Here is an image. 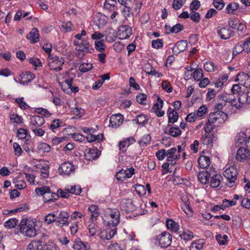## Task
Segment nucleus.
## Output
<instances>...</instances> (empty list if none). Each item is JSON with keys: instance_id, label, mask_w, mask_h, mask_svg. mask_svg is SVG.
<instances>
[{"instance_id": "nucleus-1", "label": "nucleus", "mask_w": 250, "mask_h": 250, "mask_svg": "<svg viewBox=\"0 0 250 250\" xmlns=\"http://www.w3.org/2000/svg\"><path fill=\"white\" fill-rule=\"evenodd\" d=\"M36 222L32 219L22 218L19 225L20 231L29 237H34L37 235Z\"/></svg>"}, {"instance_id": "nucleus-2", "label": "nucleus", "mask_w": 250, "mask_h": 250, "mask_svg": "<svg viewBox=\"0 0 250 250\" xmlns=\"http://www.w3.org/2000/svg\"><path fill=\"white\" fill-rule=\"evenodd\" d=\"M240 89L241 88L239 84H234L231 89V93L223 92L218 96V99L219 101H224L237 108H240V105L238 104L236 99L237 98L238 92H240Z\"/></svg>"}, {"instance_id": "nucleus-3", "label": "nucleus", "mask_w": 250, "mask_h": 250, "mask_svg": "<svg viewBox=\"0 0 250 250\" xmlns=\"http://www.w3.org/2000/svg\"><path fill=\"white\" fill-rule=\"evenodd\" d=\"M58 81L64 92H67L68 89L75 93L79 91V87L73 84V78H69L67 75L63 76L62 74H59L58 76Z\"/></svg>"}, {"instance_id": "nucleus-4", "label": "nucleus", "mask_w": 250, "mask_h": 250, "mask_svg": "<svg viewBox=\"0 0 250 250\" xmlns=\"http://www.w3.org/2000/svg\"><path fill=\"white\" fill-rule=\"evenodd\" d=\"M48 65L50 70H54L59 71L62 70L64 60L63 57H59L49 54L47 58Z\"/></svg>"}, {"instance_id": "nucleus-5", "label": "nucleus", "mask_w": 250, "mask_h": 250, "mask_svg": "<svg viewBox=\"0 0 250 250\" xmlns=\"http://www.w3.org/2000/svg\"><path fill=\"white\" fill-rule=\"evenodd\" d=\"M106 212L108 218L107 225L108 226L116 227L120 222V211L117 208H108Z\"/></svg>"}, {"instance_id": "nucleus-6", "label": "nucleus", "mask_w": 250, "mask_h": 250, "mask_svg": "<svg viewBox=\"0 0 250 250\" xmlns=\"http://www.w3.org/2000/svg\"><path fill=\"white\" fill-rule=\"evenodd\" d=\"M172 235L167 231H164L157 235L155 238V243L162 248H166L170 246L172 242Z\"/></svg>"}, {"instance_id": "nucleus-7", "label": "nucleus", "mask_w": 250, "mask_h": 250, "mask_svg": "<svg viewBox=\"0 0 250 250\" xmlns=\"http://www.w3.org/2000/svg\"><path fill=\"white\" fill-rule=\"evenodd\" d=\"M181 146L171 148L167 150V161L170 162L171 166L175 165L177 161L180 158Z\"/></svg>"}, {"instance_id": "nucleus-8", "label": "nucleus", "mask_w": 250, "mask_h": 250, "mask_svg": "<svg viewBox=\"0 0 250 250\" xmlns=\"http://www.w3.org/2000/svg\"><path fill=\"white\" fill-rule=\"evenodd\" d=\"M238 172L234 166L230 167L224 171V176L228 179L227 185L229 187H232L236 180Z\"/></svg>"}, {"instance_id": "nucleus-9", "label": "nucleus", "mask_w": 250, "mask_h": 250, "mask_svg": "<svg viewBox=\"0 0 250 250\" xmlns=\"http://www.w3.org/2000/svg\"><path fill=\"white\" fill-rule=\"evenodd\" d=\"M228 118L227 114L221 111H217L210 113L208 116V120L209 123L213 124L219 125L224 123Z\"/></svg>"}, {"instance_id": "nucleus-10", "label": "nucleus", "mask_w": 250, "mask_h": 250, "mask_svg": "<svg viewBox=\"0 0 250 250\" xmlns=\"http://www.w3.org/2000/svg\"><path fill=\"white\" fill-rule=\"evenodd\" d=\"M73 43L76 46L77 50L86 53H91L92 51L93 50L89 42L86 40L83 39L82 41L74 40Z\"/></svg>"}, {"instance_id": "nucleus-11", "label": "nucleus", "mask_w": 250, "mask_h": 250, "mask_svg": "<svg viewBox=\"0 0 250 250\" xmlns=\"http://www.w3.org/2000/svg\"><path fill=\"white\" fill-rule=\"evenodd\" d=\"M250 158V150L246 147H240L237 151L235 159L237 161L244 162Z\"/></svg>"}, {"instance_id": "nucleus-12", "label": "nucleus", "mask_w": 250, "mask_h": 250, "mask_svg": "<svg viewBox=\"0 0 250 250\" xmlns=\"http://www.w3.org/2000/svg\"><path fill=\"white\" fill-rule=\"evenodd\" d=\"M109 226L105 229L102 230L98 235L103 241L108 240L113 238L117 232L116 227L110 228Z\"/></svg>"}, {"instance_id": "nucleus-13", "label": "nucleus", "mask_w": 250, "mask_h": 250, "mask_svg": "<svg viewBox=\"0 0 250 250\" xmlns=\"http://www.w3.org/2000/svg\"><path fill=\"white\" fill-rule=\"evenodd\" d=\"M120 208L126 213H129L133 212L136 209V206L134 205L132 200L124 199L121 202Z\"/></svg>"}, {"instance_id": "nucleus-14", "label": "nucleus", "mask_w": 250, "mask_h": 250, "mask_svg": "<svg viewBox=\"0 0 250 250\" xmlns=\"http://www.w3.org/2000/svg\"><path fill=\"white\" fill-rule=\"evenodd\" d=\"M69 217V213L65 211H61L58 217L57 221L56 223V226L62 228L63 226H68L69 222L68 219Z\"/></svg>"}, {"instance_id": "nucleus-15", "label": "nucleus", "mask_w": 250, "mask_h": 250, "mask_svg": "<svg viewBox=\"0 0 250 250\" xmlns=\"http://www.w3.org/2000/svg\"><path fill=\"white\" fill-rule=\"evenodd\" d=\"M45 123L44 118L39 115L33 116L30 118L29 127L31 129H34L42 125Z\"/></svg>"}, {"instance_id": "nucleus-16", "label": "nucleus", "mask_w": 250, "mask_h": 250, "mask_svg": "<svg viewBox=\"0 0 250 250\" xmlns=\"http://www.w3.org/2000/svg\"><path fill=\"white\" fill-rule=\"evenodd\" d=\"M59 170L62 175H69L71 173L74 172V167L72 163L64 162L60 165Z\"/></svg>"}, {"instance_id": "nucleus-17", "label": "nucleus", "mask_w": 250, "mask_h": 250, "mask_svg": "<svg viewBox=\"0 0 250 250\" xmlns=\"http://www.w3.org/2000/svg\"><path fill=\"white\" fill-rule=\"evenodd\" d=\"M237 99L239 104H250V87L247 89L246 92H242L241 90L237 95Z\"/></svg>"}, {"instance_id": "nucleus-18", "label": "nucleus", "mask_w": 250, "mask_h": 250, "mask_svg": "<svg viewBox=\"0 0 250 250\" xmlns=\"http://www.w3.org/2000/svg\"><path fill=\"white\" fill-rule=\"evenodd\" d=\"M210 178V186L212 188H216L218 187L220 185L222 177L220 174H217L214 169L212 168L211 169V176Z\"/></svg>"}, {"instance_id": "nucleus-19", "label": "nucleus", "mask_w": 250, "mask_h": 250, "mask_svg": "<svg viewBox=\"0 0 250 250\" xmlns=\"http://www.w3.org/2000/svg\"><path fill=\"white\" fill-rule=\"evenodd\" d=\"M93 22L100 29L107 22V18L100 13H97L94 16Z\"/></svg>"}, {"instance_id": "nucleus-20", "label": "nucleus", "mask_w": 250, "mask_h": 250, "mask_svg": "<svg viewBox=\"0 0 250 250\" xmlns=\"http://www.w3.org/2000/svg\"><path fill=\"white\" fill-rule=\"evenodd\" d=\"M239 81V85L241 84L245 87H250V76L245 73H240L237 76Z\"/></svg>"}, {"instance_id": "nucleus-21", "label": "nucleus", "mask_w": 250, "mask_h": 250, "mask_svg": "<svg viewBox=\"0 0 250 250\" xmlns=\"http://www.w3.org/2000/svg\"><path fill=\"white\" fill-rule=\"evenodd\" d=\"M123 116L121 114L112 115L110 118V126L115 128L118 127L123 123Z\"/></svg>"}, {"instance_id": "nucleus-22", "label": "nucleus", "mask_w": 250, "mask_h": 250, "mask_svg": "<svg viewBox=\"0 0 250 250\" xmlns=\"http://www.w3.org/2000/svg\"><path fill=\"white\" fill-rule=\"evenodd\" d=\"M217 33L222 39L227 40L233 35V32L229 28L224 27L217 29Z\"/></svg>"}, {"instance_id": "nucleus-23", "label": "nucleus", "mask_w": 250, "mask_h": 250, "mask_svg": "<svg viewBox=\"0 0 250 250\" xmlns=\"http://www.w3.org/2000/svg\"><path fill=\"white\" fill-rule=\"evenodd\" d=\"M20 77V79H19V80L20 83L23 85H26L34 79L35 75L33 73L26 71L22 73Z\"/></svg>"}, {"instance_id": "nucleus-24", "label": "nucleus", "mask_w": 250, "mask_h": 250, "mask_svg": "<svg viewBox=\"0 0 250 250\" xmlns=\"http://www.w3.org/2000/svg\"><path fill=\"white\" fill-rule=\"evenodd\" d=\"M131 34L132 29L128 26H123L119 28V36L122 40L128 38Z\"/></svg>"}, {"instance_id": "nucleus-25", "label": "nucleus", "mask_w": 250, "mask_h": 250, "mask_svg": "<svg viewBox=\"0 0 250 250\" xmlns=\"http://www.w3.org/2000/svg\"><path fill=\"white\" fill-rule=\"evenodd\" d=\"M211 168L209 170H204L200 172L198 175L199 181L203 184L208 183L211 176Z\"/></svg>"}, {"instance_id": "nucleus-26", "label": "nucleus", "mask_w": 250, "mask_h": 250, "mask_svg": "<svg viewBox=\"0 0 250 250\" xmlns=\"http://www.w3.org/2000/svg\"><path fill=\"white\" fill-rule=\"evenodd\" d=\"M135 141L134 138L132 137L125 138L119 143V149L123 152L125 151L127 148Z\"/></svg>"}, {"instance_id": "nucleus-27", "label": "nucleus", "mask_w": 250, "mask_h": 250, "mask_svg": "<svg viewBox=\"0 0 250 250\" xmlns=\"http://www.w3.org/2000/svg\"><path fill=\"white\" fill-rule=\"evenodd\" d=\"M84 157L85 159L88 161H92L97 158L98 157V149L95 148H88L85 150Z\"/></svg>"}, {"instance_id": "nucleus-28", "label": "nucleus", "mask_w": 250, "mask_h": 250, "mask_svg": "<svg viewBox=\"0 0 250 250\" xmlns=\"http://www.w3.org/2000/svg\"><path fill=\"white\" fill-rule=\"evenodd\" d=\"M216 140V138L213 134L208 135L204 134L201 139V143L207 146H212V143Z\"/></svg>"}, {"instance_id": "nucleus-29", "label": "nucleus", "mask_w": 250, "mask_h": 250, "mask_svg": "<svg viewBox=\"0 0 250 250\" xmlns=\"http://www.w3.org/2000/svg\"><path fill=\"white\" fill-rule=\"evenodd\" d=\"M88 210L90 212L91 222H95L97 220V218L99 215V209L98 206L91 205L89 207Z\"/></svg>"}, {"instance_id": "nucleus-30", "label": "nucleus", "mask_w": 250, "mask_h": 250, "mask_svg": "<svg viewBox=\"0 0 250 250\" xmlns=\"http://www.w3.org/2000/svg\"><path fill=\"white\" fill-rule=\"evenodd\" d=\"M247 135L245 132L238 133L235 137V142L236 145H246L247 141Z\"/></svg>"}, {"instance_id": "nucleus-31", "label": "nucleus", "mask_w": 250, "mask_h": 250, "mask_svg": "<svg viewBox=\"0 0 250 250\" xmlns=\"http://www.w3.org/2000/svg\"><path fill=\"white\" fill-rule=\"evenodd\" d=\"M27 250H42V242L38 240L31 241L26 246Z\"/></svg>"}, {"instance_id": "nucleus-32", "label": "nucleus", "mask_w": 250, "mask_h": 250, "mask_svg": "<svg viewBox=\"0 0 250 250\" xmlns=\"http://www.w3.org/2000/svg\"><path fill=\"white\" fill-rule=\"evenodd\" d=\"M168 123H174L178 120L179 115L176 110L169 107L167 111Z\"/></svg>"}, {"instance_id": "nucleus-33", "label": "nucleus", "mask_w": 250, "mask_h": 250, "mask_svg": "<svg viewBox=\"0 0 250 250\" xmlns=\"http://www.w3.org/2000/svg\"><path fill=\"white\" fill-rule=\"evenodd\" d=\"M27 38L30 40V42L34 43L39 41V34L38 29L34 28L27 35Z\"/></svg>"}, {"instance_id": "nucleus-34", "label": "nucleus", "mask_w": 250, "mask_h": 250, "mask_svg": "<svg viewBox=\"0 0 250 250\" xmlns=\"http://www.w3.org/2000/svg\"><path fill=\"white\" fill-rule=\"evenodd\" d=\"M198 164L202 168H207L210 164L209 157L201 155L198 159Z\"/></svg>"}, {"instance_id": "nucleus-35", "label": "nucleus", "mask_w": 250, "mask_h": 250, "mask_svg": "<svg viewBox=\"0 0 250 250\" xmlns=\"http://www.w3.org/2000/svg\"><path fill=\"white\" fill-rule=\"evenodd\" d=\"M187 44V42L186 41L178 42L173 48V52L175 53L178 54L179 52L184 51L185 50Z\"/></svg>"}, {"instance_id": "nucleus-36", "label": "nucleus", "mask_w": 250, "mask_h": 250, "mask_svg": "<svg viewBox=\"0 0 250 250\" xmlns=\"http://www.w3.org/2000/svg\"><path fill=\"white\" fill-rule=\"evenodd\" d=\"M166 225L167 228L172 232H177L179 229V224L173 220H167Z\"/></svg>"}, {"instance_id": "nucleus-37", "label": "nucleus", "mask_w": 250, "mask_h": 250, "mask_svg": "<svg viewBox=\"0 0 250 250\" xmlns=\"http://www.w3.org/2000/svg\"><path fill=\"white\" fill-rule=\"evenodd\" d=\"M205 242L203 239H198L192 242L190 246L191 250H202Z\"/></svg>"}, {"instance_id": "nucleus-38", "label": "nucleus", "mask_w": 250, "mask_h": 250, "mask_svg": "<svg viewBox=\"0 0 250 250\" xmlns=\"http://www.w3.org/2000/svg\"><path fill=\"white\" fill-rule=\"evenodd\" d=\"M75 249L78 250H89L90 246L86 243L81 241H77L73 246Z\"/></svg>"}, {"instance_id": "nucleus-39", "label": "nucleus", "mask_w": 250, "mask_h": 250, "mask_svg": "<svg viewBox=\"0 0 250 250\" xmlns=\"http://www.w3.org/2000/svg\"><path fill=\"white\" fill-rule=\"evenodd\" d=\"M239 7L238 3L232 2L229 3L226 7V11L228 14H234V12L237 10Z\"/></svg>"}, {"instance_id": "nucleus-40", "label": "nucleus", "mask_w": 250, "mask_h": 250, "mask_svg": "<svg viewBox=\"0 0 250 250\" xmlns=\"http://www.w3.org/2000/svg\"><path fill=\"white\" fill-rule=\"evenodd\" d=\"M19 221L18 219L12 218H10L4 222V227L8 229H12L15 228L18 224Z\"/></svg>"}, {"instance_id": "nucleus-41", "label": "nucleus", "mask_w": 250, "mask_h": 250, "mask_svg": "<svg viewBox=\"0 0 250 250\" xmlns=\"http://www.w3.org/2000/svg\"><path fill=\"white\" fill-rule=\"evenodd\" d=\"M179 236L182 239L185 241H189L193 238L194 235L191 231L188 229H186L183 230L182 233L179 235Z\"/></svg>"}, {"instance_id": "nucleus-42", "label": "nucleus", "mask_w": 250, "mask_h": 250, "mask_svg": "<svg viewBox=\"0 0 250 250\" xmlns=\"http://www.w3.org/2000/svg\"><path fill=\"white\" fill-rule=\"evenodd\" d=\"M66 190L69 191V193L75 195H79L82 192L81 187L79 185H74L70 187L67 186L66 188Z\"/></svg>"}, {"instance_id": "nucleus-43", "label": "nucleus", "mask_w": 250, "mask_h": 250, "mask_svg": "<svg viewBox=\"0 0 250 250\" xmlns=\"http://www.w3.org/2000/svg\"><path fill=\"white\" fill-rule=\"evenodd\" d=\"M35 191L38 195L45 196V194L50 193V188L49 187L43 186L41 188H37Z\"/></svg>"}, {"instance_id": "nucleus-44", "label": "nucleus", "mask_w": 250, "mask_h": 250, "mask_svg": "<svg viewBox=\"0 0 250 250\" xmlns=\"http://www.w3.org/2000/svg\"><path fill=\"white\" fill-rule=\"evenodd\" d=\"M147 117L145 114L138 115L136 119L133 120L136 124L139 125H145L147 123Z\"/></svg>"}, {"instance_id": "nucleus-45", "label": "nucleus", "mask_w": 250, "mask_h": 250, "mask_svg": "<svg viewBox=\"0 0 250 250\" xmlns=\"http://www.w3.org/2000/svg\"><path fill=\"white\" fill-rule=\"evenodd\" d=\"M182 210L185 213L189 216H191L193 214V211L190 208V204L188 201L184 202L181 206Z\"/></svg>"}, {"instance_id": "nucleus-46", "label": "nucleus", "mask_w": 250, "mask_h": 250, "mask_svg": "<svg viewBox=\"0 0 250 250\" xmlns=\"http://www.w3.org/2000/svg\"><path fill=\"white\" fill-rule=\"evenodd\" d=\"M215 237L220 245H224L227 243L228 236L227 235L217 234Z\"/></svg>"}, {"instance_id": "nucleus-47", "label": "nucleus", "mask_w": 250, "mask_h": 250, "mask_svg": "<svg viewBox=\"0 0 250 250\" xmlns=\"http://www.w3.org/2000/svg\"><path fill=\"white\" fill-rule=\"evenodd\" d=\"M94 44L97 51L100 52L104 51L106 46L104 42V40L95 41Z\"/></svg>"}, {"instance_id": "nucleus-48", "label": "nucleus", "mask_w": 250, "mask_h": 250, "mask_svg": "<svg viewBox=\"0 0 250 250\" xmlns=\"http://www.w3.org/2000/svg\"><path fill=\"white\" fill-rule=\"evenodd\" d=\"M151 141V136L149 134L145 135L142 137L141 139L139 140V144L142 146H146L150 143Z\"/></svg>"}, {"instance_id": "nucleus-49", "label": "nucleus", "mask_w": 250, "mask_h": 250, "mask_svg": "<svg viewBox=\"0 0 250 250\" xmlns=\"http://www.w3.org/2000/svg\"><path fill=\"white\" fill-rule=\"evenodd\" d=\"M37 148L42 152H48L51 150V146L45 143H41L38 145Z\"/></svg>"}, {"instance_id": "nucleus-50", "label": "nucleus", "mask_w": 250, "mask_h": 250, "mask_svg": "<svg viewBox=\"0 0 250 250\" xmlns=\"http://www.w3.org/2000/svg\"><path fill=\"white\" fill-rule=\"evenodd\" d=\"M168 134L174 137H177L181 134V131L178 127H170Z\"/></svg>"}, {"instance_id": "nucleus-51", "label": "nucleus", "mask_w": 250, "mask_h": 250, "mask_svg": "<svg viewBox=\"0 0 250 250\" xmlns=\"http://www.w3.org/2000/svg\"><path fill=\"white\" fill-rule=\"evenodd\" d=\"M35 112L45 117H49L52 114L47 109L42 107L35 108Z\"/></svg>"}, {"instance_id": "nucleus-52", "label": "nucleus", "mask_w": 250, "mask_h": 250, "mask_svg": "<svg viewBox=\"0 0 250 250\" xmlns=\"http://www.w3.org/2000/svg\"><path fill=\"white\" fill-rule=\"evenodd\" d=\"M184 30V26L180 23H177L173 26L170 28V31H167V33H178Z\"/></svg>"}, {"instance_id": "nucleus-53", "label": "nucleus", "mask_w": 250, "mask_h": 250, "mask_svg": "<svg viewBox=\"0 0 250 250\" xmlns=\"http://www.w3.org/2000/svg\"><path fill=\"white\" fill-rule=\"evenodd\" d=\"M93 68L92 64L89 63H83L81 64L79 68L80 71L85 73L90 70Z\"/></svg>"}, {"instance_id": "nucleus-54", "label": "nucleus", "mask_w": 250, "mask_h": 250, "mask_svg": "<svg viewBox=\"0 0 250 250\" xmlns=\"http://www.w3.org/2000/svg\"><path fill=\"white\" fill-rule=\"evenodd\" d=\"M13 183L15 184V187L18 189H22L26 188V183L21 180L15 179Z\"/></svg>"}, {"instance_id": "nucleus-55", "label": "nucleus", "mask_w": 250, "mask_h": 250, "mask_svg": "<svg viewBox=\"0 0 250 250\" xmlns=\"http://www.w3.org/2000/svg\"><path fill=\"white\" fill-rule=\"evenodd\" d=\"M49 167L47 164L44 165L41 167V175L44 178H47L49 177Z\"/></svg>"}, {"instance_id": "nucleus-56", "label": "nucleus", "mask_w": 250, "mask_h": 250, "mask_svg": "<svg viewBox=\"0 0 250 250\" xmlns=\"http://www.w3.org/2000/svg\"><path fill=\"white\" fill-rule=\"evenodd\" d=\"M193 77L195 81H199L203 77V70L202 69H197L193 72Z\"/></svg>"}, {"instance_id": "nucleus-57", "label": "nucleus", "mask_w": 250, "mask_h": 250, "mask_svg": "<svg viewBox=\"0 0 250 250\" xmlns=\"http://www.w3.org/2000/svg\"><path fill=\"white\" fill-rule=\"evenodd\" d=\"M15 102L19 104L21 109H26L29 107V106L23 101V97L17 98Z\"/></svg>"}, {"instance_id": "nucleus-58", "label": "nucleus", "mask_w": 250, "mask_h": 250, "mask_svg": "<svg viewBox=\"0 0 250 250\" xmlns=\"http://www.w3.org/2000/svg\"><path fill=\"white\" fill-rule=\"evenodd\" d=\"M57 218L56 215L53 213H49L45 216L44 218V221L47 224H50L52 222L56 221Z\"/></svg>"}, {"instance_id": "nucleus-59", "label": "nucleus", "mask_w": 250, "mask_h": 250, "mask_svg": "<svg viewBox=\"0 0 250 250\" xmlns=\"http://www.w3.org/2000/svg\"><path fill=\"white\" fill-rule=\"evenodd\" d=\"M156 156L159 160H163L167 156V150L164 149H160L156 152Z\"/></svg>"}, {"instance_id": "nucleus-60", "label": "nucleus", "mask_w": 250, "mask_h": 250, "mask_svg": "<svg viewBox=\"0 0 250 250\" xmlns=\"http://www.w3.org/2000/svg\"><path fill=\"white\" fill-rule=\"evenodd\" d=\"M204 69L208 72H213L215 71L214 63L211 62H207L204 65Z\"/></svg>"}, {"instance_id": "nucleus-61", "label": "nucleus", "mask_w": 250, "mask_h": 250, "mask_svg": "<svg viewBox=\"0 0 250 250\" xmlns=\"http://www.w3.org/2000/svg\"><path fill=\"white\" fill-rule=\"evenodd\" d=\"M10 119L12 122L16 124H21L22 123L23 121L21 116L15 114H13L10 115Z\"/></svg>"}, {"instance_id": "nucleus-62", "label": "nucleus", "mask_w": 250, "mask_h": 250, "mask_svg": "<svg viewBox=\"0 0 250 250\" xmlns=\"http://www.w3.org/2000/svg\"><path fill=\"white\" fill-rule=\"evenodd\" d=\"M88 229L90 235L94 236L97 231L98 226L94 222H91L88 225Z\"/></svg>"}, {"instance_id": "nucleus-63", "label": "nucleus", "mask_w": 250, "mask_h": 250, "mask_svg": "<svg viewBox=\"0 0 250 250\" xmlns=\"http://www.w3.org/2000/svg\"><path fill=\"white\" fill-rule=\"evenodd\" d=\"M244 51L247 53L250 52V38L247 39L245 42H241Z\"/></svg>"}, {"instance_id": "nucleus-64", "label": "nucleus", "mask_w": 250, "mask_h": 250, "mask_svg": "<svg viewBox=\"0 0 250 250\" xmlns=\"http://www.w3.org/2000/svg\"><path fill=\"white\" fill-rule=\"evenodd\" d=\"M163 46V41L162 39L152 40V47L154 48L159 49Z\"/></svg>"}]
</instances>
